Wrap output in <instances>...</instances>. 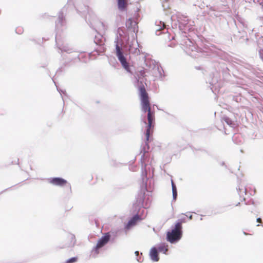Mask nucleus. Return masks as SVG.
Masks as SVG:
<instances>
[{"instance_id":"f257e3e1","label":"nucleus","mask_w":263,"mask_h":263,"mask_svg":"<svg viewBox=\"0 0 263 263\" xmlns=\"http://www.w3.org/2000/svg\"><path fill=\"white\" fill-rule=\"evenodd\" d=\"M139 90L142 111L145 113L147 112V122L145 121L144 122L147 125L145 136L146 141L148 142L149 140L150 135L153 134L154 131L155 123V111L152 108L148 95L144 86L142 85L140 86Z\"/></svg>"},{"instance_id":"f03ea898","label":"nucleus","mask_w":263,"mask_h":263,"mask_svg":"<svg viewBox=\"0 0 263 263\" xmlns=\"http://www.w3.org/2000/svg\"><path fill=\"white\" fill-rule=\"evenodd\" d=\"M182 222H177L175 228L171 232H168L167 233V239L171 242H174L180 239L182 235Z\"/></svg>"},{"instance_id":"7ed1b4c3","label":"nucleus","mask_w":263,"mask_h":263,"mask_svg":"<svg viewBox=\"0 0 263 263\" xmlns=\"http://www.w3.org/2000/svg\"><path fill=\"white\" fill-rule=\"evenodd\" d=\"M116 55L120 61L122 66L128 72H130V67L128 63L126 61V58L123 55L121 51V48L120 47L118 44V41L116 42Z\"/></svg>"},{"instance_id":"20e7f679","label":"nucleus","mask_w":263,"mask_h":263,"mask_svg":"<svg viewBox=\"0 0 263 263\" xmlns=\"http://www.w3.org/2000/svg\"><path fill=\"white\" fill-rule=\"evenodd\" d=\"M110 235L109 233H106L98 241L95 247L96 251L104 246L109 241Z\"/></svg>"},{"instance_id":"39448f33","label":"nucleus","mask_w":263,"mask_h":263,"mask_svg":"<svg viewBox=\"0 0 263 263\" xmlns=\"http://www.w3.org/2000/svg\"><path fill=\"white\" fill-rule=\"evenodd\" d=\"M126 26L128 29L134 32H137L138 30V23L132 18H129L126 23Z\"/></svg>"},{"instance_id":"423d86ee","label":"nucleus","mask_w":263,"mask_h":263,"mask_svg":"<svg viewBox=\"0 0 263 263\" xmlns=\"http://www.w3.org/2000/svg\"><path fill=\"white\" fill-rule=\"evenodd\" d=\"M49 182L53 185L63 186L67 184V181L61 178H52L49 180Z\"/></svg>"},{"instance_id":"0eeeda50","label":"nucleus","mask_w":263,"mask_h":263,"mask_svg":"<svg viewBox=\"0 0 263 263\" xmlns=\"http://www.w3.org/2000/svg\"><path fill=\"white\" fill-rule=\"evenodd\" d=\"M140 217L138 215H136L134 216L129 221L125 227V229L127 230H129L132 227L135 226L139 220H140Z\"/></svg>"},{"instance_id":"6e6552de","label":"nucleus","mask_w":263,"mask_h":263,"mask_svg":"<svg viewBox=\"0 0 263 263\" xmlns=\"http://www.w3.org/2000/svg\"><path fill=\"white\" fill-rule=\"evenodd\" d=\"M127 6V0H118V7L121 11H126Z\"/></svg>"},{"instance_id":"1a4fd4ad","label":"nucleus","mask_w":263,"mask_h":263,"mask_svg":"<svg viewBox=\"0 0 263 263\" xmlns=\"http://www.w3.org/2000/svg\"><path fill=\"white\" fill-rule=\"evenodd\" d=\"M150 256L151 259L154 261H157L159 260V257L158 255L157 249L156 248H153L150 252Z\"/></svg>"},{"instance_id":"9d476101","label":"nucleus","mask_w":263,"mask_h":263,"mask_svg":"<svg viewBox=\"0 0 263 263\" xmlns=\"http://www.w3.org/2000/svg\"><path fill=\"white\" fill-rule=\"evenodd\" d=\"M172 186L173 198H174V199L175 200L177 196V189H176V185L173 180H172Z\"/></svg>"},{"instance_id":"9b49d317","label":"nucleus","mask_w":263,"mask_h":263,"mask_svg":"<svg viewBox=\"0 0 263 263\" xmlns=\"http://www.w3.org/2000/svg\"><path fill=\"white\" fill-rule=\"evenodd\" d=\"M68 239L70 240V243L68 245V247H73L76 243V238L75 236L73 235H71L69 236Z\"/></svg>"},{"instance_id":"f8f14e48","label":"nucleus","mask_w":263,"mask_h":263,"mask_svg":"<svg viewBox=\"0 0 263 263\" xmlns=\"http://www.w3.org/2000/svg\"><path fill=\"white\" fill-rule=\"evenodd\" d=\"M158 251L166 253L168 251L167 246L165 245H161L158 247Z\"/></svg>"},{"instance_id":"ddd939ff","label":"nucleus","mask_w":263,"mask_h":263,"mask_svg":"<svg viewBox=\"0 0 263 263\" xmlns=\"http://www.w3.org/2000/svg\"><path fill=\"white\" fill-rule=\"evenodd\" d=\"M138 76L139 79L144 78L146 77L145 71L144 69L139 71Z\"/></svg>"},{"instance_id":"4468645a","label":"nucleus","mask_w":263,"mask_h":263,"mask_svg":"<svg viewBox=\"0 0 263 263\" xmlns=\"http://www.w3.org/2000/svg\"><path fill=\"white\" fill-rule=\"evenodd\" d=\"M78 260V258L77 257H73L70 259H67L65 263H73L77 262Z\"/></svg>"},{"instance_id":"2eb2a0df","label":"nucleus","mask_w":263,"mask_h":263,"mask_svg":"<svg viewBox=\"0 0 263 263\" xmlns=\"http://www.w3.org/2000/svg\"><path fill=\"white\" fill-rule=\"evenodd\" d=\"M259 54H260V57L261 59L263 61V49H261L259 51Z\"/></svg>"},{"instance_id":"dca6fc26","label":"nucleus","mask_w":263,"mask_h":263,"mask_svg":"<svg viewBox=\"0 0 263 263\" xmlns=\"http://www.w3.org/2000/svg\"><path fill=\"white\" fill-rule=\"evenodd\" d=\"M225 121L227 122V123L228 124H231L232 121L231 120H230L229 118H226L225 119Z\"/></svg>"},{"instance_id":"f3484780","label":"nucleus","mask_w":263,"mask_h":263,"mask_svg":"<svg viewBox=\"0 0 263 263\" xmlns=\"http://www.w3.org/2000/svg\"><path fill=\"white\" fill-rule=\"evenodd\" d=\"M257 221L259 223H261V222H262L261 219L260 218H258L257 219Z\"/></svg>"},{"instance_id":"a211bd4d","label":"nucleus","mask_w":263,"mask_h":263,"mask_svg":"<svg viewBox=\"0 0 263 263\" xmlns=\"http://www.w3.org/2000/svg\"><path fill=\"white\" fill-rule=\"evenodd\" d=\"M135 255H136V256H138V255H139V251H136V252H135Z\"/></svg>"},{"instance_id":"6ab92c4d","label":"nucleus","mask_w":263,"mask_h":263,"mask_svg":"<svg viewBox=\"0 0 263 263\" xmlns=\"http://www.w3.org/2000/svg\"><path fill=\"white\" fill-rule=\"evenodd\" d=\"M163 28H164V27H165V24H163Z\"/></svg>"}]
</instances>
